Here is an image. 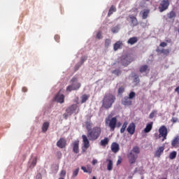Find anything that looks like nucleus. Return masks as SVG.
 I'll list each match as a JSON object with an SVG mask.
<instances>
[{
  "label": "nucleus",
  "instance_id": "nucleus-1",
  "mask_svg": "<svg viewBox=\"0 0 179 179\" xmlns=\"http://www.w3.org/2000/svg\"><path fill=\"white\" fill-rule=\"evenodd\" d=\"M101 134V128L99 127H94L92 129H89V131H87V136L83 135V146L82 147V153H85L87 150L90 148V141H96Z\"/></svg>",
  "mask_w": 179,
  "mask_h": 179
},
{
  "label": "nucleus",
  "instance_id": "nucleus-2",
  "mask_svg": "<svg viewBox=\"0 0 179 179\" xmlns=\"http://www.w3.org/2000/svg\"><path fill=\"white\" fill-rule=\"evenodd\" d=\"M115 101H116L115 95L110 93L106 94L102 100V106L105 109L108 110L112 107L113 104H114Z\"/></svg>",
  "mask_w": 179,
  "mask_h": 179
},
{
  "label": "nucleus",
  "instance_id": "nucleus-3",
  "mask_svg": "<svg viewBox=\"0 0 179 179\" xmlns=\"http://www.w3.org/2000/svg\"><path fill=\"white\" fill-rule=\"evenodd\" d=\"M140 152H141V150L139 149V147H137V146L133 147V149L127 155V159H129V164H133L136 163V161L138 157V155Z\"/></svg>",
  "mask_w": 179,
  "mask_h": 179
},
{
  "label": "nucleus",
  "instance_id": "nucleus-4",
  "mask_svg": "<svg viewBox=\"0 0 179 179\" xmlns=\"http://www.w3.org/2000/svg\"><path fill=\"white\" fill-rule=\"evenodd\" d=\"M78 78L77 77H73L71 80V85H69L67 88H66V91L71 92V91H77L80 89L81 84L78 82Z\"/></svg>",
  "mask_w": 179,
  "mask_h": 179
},
{
  "label": "nucleus",
  "instance_id": "nucleus-5",
  "mask_svg": "<svg viewBox=\"0 0 179 179\" xmlns=\"http://www.w3.org/2000/svg\"><path fill=\"white\" fill-rule=\"evenodd\" d=\"M105 122L106 124H109V127L110 128V130L112 131H114L115 130L117 122V117H112L110 120V117H106Z\"/></svg>",
  "mask_w": 179,
  "mask_h": 179
},
{
  "label": "nucleus",
  "instance_id": "nucleus-6",
  "mask_svg": "<svg viewBox=\"0 0 179 179\" xmlns=\"http://www.w3.org/2000/svg\"><path fill=\"white\" fill-rule=\"evenodd\" d=\"M169 6H170V1H169V0H162L161 3H159V6L158 8L159 11L160 13H163L164 10L169 8Z\"/></svg>",
  "mask_w": 179,
  "mask_h": 179
},
{
  "label": "nucleus",
  "instance_id": "nucleus-7",
  "mask_svg": "<svg viewBox=\"0 0 179 179\" xmlns=\"http://www.w3.org/2000/svg\"><path fill=\"white\" fill-rule=\"evenodd\" d=\"M159 136L163 137L162 141H164V140L167 138L168 136L167 127H166L165 126H162L161 127H159Z\"/></svg>",
  "mask_w": 179,
  "mask_h": 179
},
{
  "label": "nucleus",
  "instance_id": "nucleus-8",
  "mask_svg": "<svg viewBox=\"0 0 179 179\" xmlns=\"http://www.w3.org/2000/svg\"><path fill=\"white\" fill-rule=\"evenodd\" d=\"M57 145L61 149L65 148L66 146V140L64 138H60L57 143Z\"/></svg>",
  "mask_w": 179,
  "mask_h": 179
},
{
  "label": "nucleus",
  "instance_id": "nucleus-9",
  "mask_svg": "<svg viewBox=\"0 0 179 179\" xmlns=\"http://www.w3.org/2000/svg\"><path fill=\"white\" fill-rule=\"evenodd\" d=\"M131 62L132 59H131L128 56H126L121 59V63L124 66H127L128 65H129L131 63Z\"/></svg>",
  "mask_w": 179,
  "mask_h": 179
},
{
  "label": "nucleus",
  "instance_id": "nucleus-10",
  "mask_svg": "<svg viewBox=\"0 0 179 179\" xmlns=\"http://www.w3.org/2000/svg\"><path fill=\"white\" fill-rule=\"evenodd\" d=\"M127 131L131 135L134 134L135 132H136V124H135V123L132 122L130 124H129V127L127 128Z\"/></svg>",
  "mask_w": 179,
  "mask_h": 179
},
{
  "label": "nucleus",
  "instance_id": "nucleus-11",
  "mask_svg": "<svg viewBox=\"0 0 179 179\" xmlns=\"http://www.w3.org/2000/svg\"><path fill=\"white\" fill-rule=\"evenodd\" d=\"M129 18H130V25L134 27L138 25V22L136 18V17H134L133 15L129 16Z\"/></svg>",
  "mask_w": 179,
  "mask_h": 179
},
{
  "label": "nucleus",
  "instance_id": "nucleus-12",
  "mask_svg": "<svg viewBox=\"0 0 179 179\" xmlns=\"http://www.w3.org/2000/svg\"><path fill=\"white\" fill-rule=\"evenodd\" d=\"M73 152L75 154L79 153V141H75L72 143Z\"/></svg>",
  "mask_w": 179,
  "mask_h": 179
},
{
  "label": "nucleus",
  "instance_id": "nucleus-13",
  "mask_svg": "<svg viewBox=\"0 0 179 179\" xmlns=\"http://www.w3.org/2000/svg\"><path fill=\"white\" fill-rule=\"evenodd\" d=\"M122 104L124 105V106H129L132 105V101L128 96H124L122 99Z\"/></svg>",
  "mask_w": 179,
  "mask_h": 179
},
{
  "label": "nucleus",
  "instance_id": "nucleus-14",
  "mask_svg": "<svg viewBox=\"0 0 179 179\" xmlns=\"http://www.w3.org/2000/svg\"><path fill=\"white\" fill-rule=\"evenodd\" d=\"M164 147H158L157 150L155 152V157L157 158H160L161 155L164 153Z\"/></svg>",
  "mask_w": 179,
  "mask_h": 179
},
{
  "label": "nucleus",
  "instance_id": "nucleus-15",
  "mask_svg": "<svg viewBox=\"0 0 179 179\" xmlns=\"http://www.w3.org/2000/svg\"><path fill=\"white\" fill-rule=\"evenodd\" d=\"M120 150V145L118 143L114 142L111 144V151L113 153H117Z\"/></svg>",
  "mask_w": 179,
  "mask_h": 179
},
{
  "label": "nucleus",
  "instance_id": "nucleus-16",
  "mask_svg": "<svg viewBox=\"0 0 179 179\" xmlns=\"http://www.w3.org/2000/svg\"><path fill=\"white\" fill-rule=\"evenodd\" d=\"M78 108V106L76 104H73L70 107H69L66 111L68 113V114H73L76 109Z\"/></svg>",
  "mask_w": 179,
  "mask_h": 179
},
{
  "label": "nucleus",
  "instance_id": "nucleus-17",
  "mask_svg": "<svg viewBox=\"0 0 179 179\" xmlns=\"http://www.w3.org/2000/svg\"><path fill=\"white\" fill-rule=\"evenodd\" d=\"M55 99L58 103H64V94H60L59 92L57 94V95L56 96V97L55 98Z\"/></svg>",
  "mask_w": 179,
  "mask_h": 179
},
{
  "label": "nucleus",
  "instance_id": "nucleus-18",
  "mask_svg": "<svg viewBox=\"0 0 179 179\" xmlns=\"http://www.w3.org/2000/svg\"><path fill=\"white\" fill-rule=\"evenodd\" d=\"M171 145L175 148H179V136H176L174 138L171 143Z\"/></svg>",
  "mask_w": 179,
  "mask_h": 179
},
{
  "label": "nucleus",
  "instance_id": "nucleus-19",
  "mask_svg": "<svg viewBox=\"0 0 179 179\" xmlns=\"http://www.w3.org/2000/svg\"><path fill=\"white\" fill-rule=\"evenodd\" d=\"M152 125H153L152 122L147 124L145 128L144 129L145 134H148V132L151 131V130L152 129Z\"/></svg>",
  "mask_w": 179,
  "mask_h": 179
},
{
  "label": "nucleus",
  "instance_id": "nucleus-20",
  "mask_svg": "<svg viewBox=\"0 0 179 179\" xmlns=\"http://www.w3.org/2000/svg\"><path fill=\"white\" fill-rule=\"evenodd\" d=\"M137 42H138L137 37H132L129 38V40H127V44L131 45H135Z\"/></svg>",
  "mask_w": 179,
  "mask_h": 179
},
{
  "label": "nucleus",
  "instance_id": "nucleus-21",
  "mask_svg": "<svg viewBox=\"0 0 179 179\" xmlns=\"http://www.w3.org/2000/svg\"><path fill=\"white\" fill-rule=\"evenodd\" d=\"M150 12V10L145 9L143 11H141V13H142V18L143 20H146L148 17V15Z\"/></svg>",
  "mask_w": 179,
  "mask_h": 179
},
{
  "label": "nucleus",
  "instance_id": "nucleus-22",
  "mask_svg": "<svg viewBox=\"0 0 179 179\" xmlns=\"http://www.w3.org/2000/svg\"><path fill=\"white\" fill-rule=\"evenodd\" d=\"M50 126V123L48 122H45L43 123L42 126V132H47Z\"/></svg>",
  "mask_w": 179,
  "mask_h": 179
},
{
  "label": "nucleus",
  "instance_id": "nucleus-23",
  "mask_svg": "<svg viewBox=\"0 0 179 179\" xmlns=\"http://www.w3.org/2000/svg\"><path fill=\"white\" fill-rule=\"evenodd\" d=\"M106 162H108L107 169L108 171H111L113 170V161L110 159H106Z\"/></svg>",
  "mask_w": 179,
  "mask_h": 179
},
{
  "label": "nucleus",
  "instance_id": "nucleus-24",
  "mask_svg": "<svg viewBox=\"0 0 179 179\" xmlns=\"http://www.w3.org/2000/svg\"><path fill=\"white\" fill-rule=\"evenodd\" d=\"M122 45V42L120 41H117L114 45H113V48H114V50L117 51L118 49L120 48V47Z\"/></svg>",
  "mask_w": 179,
  "mask_h": 179
},
{
  "label": "nucleus",
  "instance_id": "nucleus-25",
  "mask_svg": "<svg viewBox=\"0 0 179 179\" xmlns=\"http://www.w3.org/2000/svg\"><path fill=\"white\" fill-rule=\"evenodd\" d=\"M150 69H149V66L148 65H143L141 69H140V72L141 73H145V72H149Z\"/></svg>",
  "mask_w": 179,
  "mask_h": 179
},
{
  "label": "nucleus",
  "instance_id": "nucleus-26",
  "mask_svg": "<svg viewBox=\"0 0 179 179\" xmlns=\"http://www.w3.org/2000/svg\"><path fill=\"white\" fill-rule=\"evenodd\" d=\"M117 11V8L115 6H111L109 11L108 12V16L110 17L114 13Z\"/></svg>",
  "mask_w": 179,
  "mask_h": 179
},
{
  "label": "nucleus",
  "instance_id": "nucleus-27",
  "mask_svg": "<svg viewBox=\"0 0 179 179\" xmlns=\"http://www.w3.org/2000/svg\"><path fill=\"white\" fill-rule=\"evenodd\" d=\"M108 142H109V139L108 137H105L103 139L101 140V146H106L108 144Z\"/></svg>",
  "mask_w": 179,
  "mask_h": 179
},
{
  "label": "nucleus",
  "instance_id": "nucleus-28",
  "mask_svg": "<svg viewBox=\"0 0 179 179\" xmlns=\"http://www.w3.org/2000/svg\"><path fill=\"white\" fill-rule=\"evenodd\" d=\"M177 17V13L175 11H171L167 14V17L169 19H174Z\"/></svg>",
  "mask_w": 179,
  "mask_h": 179
},
{
  "label": "nucleus",
  "instance_id": "nucleus-29",
  "mask_svg": "<svg viewBox=\"0 0 179 179\" xmlns=\"http://www.w3.org/2000/svg\"><path fill=\"white\" fill-rule=\"evenodd\" d=\"M87 60V58L82 57L81 59V63L80 64H77L75 66V71H78L80 66L83 64V63Z\"/></svg>",
  "mask_w": 179,
  "mask_h": 179
},
{
  "label": "nucleus",
  "instance_id": "nucleus-30",
  "mask_svg": "<svg viewBox=\"0 0 179 179\" xmlns=\"http://www.w3.org/2000/svg\"><path fill=\"white\" fill-rule=\"evenodd\" d=\"M90 96L87 94H83L81 97V104H83V103H86V101L89 99Z\"/></svg>",
  "mask_w": 179,
  "mask_h": 179
},
{
  "label": "nucleus",
  "instance_id": "nucleus-31",
  "mask_svg": "<svg viewBox=\"0 0 179 179\" xmlns=\"http://www.w3.org/2000/svg\"><path fill=\"white\" fill-rule=\"evenodd\" d=\"M127 125H128V122H124L123 123L122 127L121 129H120L121 134H124V132H125L126 129H127Z\"/></svg>",
  "mask_w": 179,
  "mask_h": 179
},
{
  "label": "nucleus",
  "instance_id": "nucleus-32",
  "mask_svg": "<svg viewBox=\"0 0 179 179\" xmlns=\"http://www.w3.org/2000/svg\"><path fill=\"white\" fill-rule=\"evenodd\" d=\"M177 157V152L173 151L172 152H171V154H169V159H174L176 157Z\"/></svg>",
  "mask_w": 179,
  "mask_h": 179
},
{
  "label": "nucleus",
  "instance_id": "nucleus-33",
  "mask_svg": "<svg viewBox=\"0 0 179 179\" xmlns=\"http://www.w3.org/2000/svg\"><path fill=\"white\" fill-rule=\"evenodd\" d=\"M134 83H136V85L139 84L140 83V78L139 76L137 74H135L134 76Z\"/></svg>",
  "mask_w": 179,
  "mask_h": 179
},
{
  "label": "nucleus",
  "instance_id": "nucleus-34",
  "mask_svg": "<svg viewBox=\"0 0 179 179\" xmlns=\"http://www.w3.org/2000/svg\"><path fill=\"white\" fill-rule=\"evenodd\" d=\"M36 163H37V157H35L33 159V160L31 162V164L30 165L29 168L34 169L35 167V166L36 165Z\"/></svg>",
  "mask_w": 179,
  "mask_h": 179
},
{
  "label": "nucleus",
  "instance_id": "nucleus-35",
  "mask_svg": "<svg viewBox=\"0 0 179 179\" xmlns=\"http://www.w3.org/2000/svg\"><path fill=\"white\" fill-rule=\"evenodd\" d=\"M81 170L83 171L85 173H92V169L90 168L87 169L85 166H81Z\"/></svg>",
  "mask_w": 179,
  "mask_h": 179
},
{
  "label": "nucleus",
  "instance_id": "nucleus-36",
  "mask_svg": "<svg viewBox=\"0 0 179 179\" xmlns=\"http://www.w3.org/2000/svg\"><path fill=\"white\" fill-rule=\"evenodd\" d=\"M112 73L116 75L117 76H119L120 75H121V70L115 69L112 71Z\"/></svg>",
  "mask_w": 179,
  "mask_h": 179
},
{
  "label": "nucleus",
  "instance_id": "nucleus-37",
  "mask_svg": "<svg viewBox=\"0 0 179 179\" xmlns=\"http://www.w3.org/2000/svg\"><path fill=\"white\" fill-rule=\"evenodd\" d=\"M159 52L166 55H168L170 53L169 49H162Z\"/></svg>",
  "mask_w": 179,
  "mask_h": 179
},
{
  "label": "nucleus",
  "instance_id": "nucleus-38",
  "mask_svg": "<svg viewBox=\"0 0 179 179\" xmlns=\"http://www.w3.org/2000/svg\"><path fill=\"white\" fill-rule=\"evenodd\" d=\"M157 114V110H153L152 112L151 113H150V119H152L155 115H156Z\"/></svg>",
  "mask_w": 179,
  "mask_h": 179
},
{
  "label": "nucleus",
  "instance_id": "nucleus-39",
  "mask_svg": "<svg viewBox=\"0 0 179 179\" xmlns=\"http://www.w3.org/2000/svg\"><path fill=\"white\" fill-rule=\"evenodd\" d=\"M85 126H86V129H87V131H89V130H91L92 129V126H91V123L90 122H85Z\"/></svg>",
  "mask_w": 179,
  "mask_h": 179
},
{
  "label": "nucleus",
  "instance_id": "nucleus-40",
  "mask_svg": "<svg viewBox=\"0 0 179 179\" xmlns=\"http://www.w3.org/2000/svg\"><path fill=\"white\" fill-rule=\"evenodd\" d=\"M136 96V94L135 92H131L130 94H129V99H133Z\"/></svg>",
  "mask_w": 179,
  "mask_h": 179
},
{
  "label": "nucleus",
  "instance_id": "nucleus-41",
  "mask_svg": "<svg viewBox=\"0 0 179 179\" xmlns=\"http://www.w3.org/2000/svg\"><path fill=\"white\" fill-rule=\"evenodd\" d=\"M111 43V40L110 39H106L105 40V47L106 48H108L109 47V45H110Z\"/></svg>",
  "mask_w": 179,
  "mask_h": 179
},
{
  "label": "nucleus",
  "instance_id": "nucleus-42",
  "mask_svg": "<svg viewBox=\"0 0 179 179\" xmlns=\"http://www.w3.org/2000/svg\"><path fill=\"white\" fill-rule=\"evenodd\" d=\"M125 92V88L123 87H121L119 88V90H117V94H122L124 92Z\"/></svg>",
  "mask_w": 179,
  "mask_h": 179
},
{
  "label": "nucleus",
  "instance_id": "nucleus-43",
  "mask_svg": "<svg viewBox=\"0 0 179 179\" xmlns=\"http://www.w3.org/2000/svg\"><path fill=\"white\" fill-rule=\"evenodd\" d=\"M111 31H112L113 34L118 33V31H119V28H118L117 27H113V28L111 29Z\"/></svg>",
  "mask_w": 179,
  "mask_h": 179
},
{
  "label": "nucleus",
  "instance_id": "nucleus-44",
  "mask_svg": "<svg viewBox=\"0 0 179 179\" xmlns=\"http://www.w3.org/2000/svg\"><path fill=\"white\" fill-rule=\"evenodd\" d=\"M78 172H79V169H76L73 173V176L76 177L78 174Z\"/></svg>",
  "mask_w": 179,
  "mask_h": 179
},
{
  "label": "nucleus",
  "instance_id": "nucleus-45",
  "mask_svg": "<svg viewBox=\"0 0 179 179\" xmlns=\"http://www.w3.org/2000/svg\"><path fill=\"white\" fill-rule=\"evenodd\" d=\"M96 37L98 39H101L102 38L101 32L99 31L98 34H96Z\"/></svg>",
  "mask_w": 179,
  "mask_h": 179
},
{
  "label": "nucleus",
  "instance_id": "nucleus-46",
  "mask_svg": "<svg viewBox=\"0 0 179 179\" xmlns=\"http://www.w3.org/2000/svg\"><path fill=\"white\" fill-rule=\"evenodd\" d=\"M66 174V171L62 170V171H61V173H60V176H61V177H65Z\"/></svg>",
  "mask_w": 179,
  "mask_h": 179
},
{
  "label": "nucleus",
  "instance_id": "nucleus-47",
  "mask_svg": "<svg viewBox=\"0 0 179 179\" xmlns=\"http://www.w3.org/2000/svg\"><path fill=\"white\" fill-rule=\"evenodd\" d=\"M168 44L167 43H165V42H162L160 44H159V46L162 47V48H164L166 46H167Z\"/></svg>",
  "mask_w": 179,
  "mask_h": 179
},
{
  "label": "nucleus",
  "instance_id": "nucleus-48",
  "mask_svg": "<svg viewBox=\"0 0 179 179\" xmlns=\"http://www.w3.org/2000/svg\"><path fill=\"white\" fill-rule=\"evenodd\" d=\"M55 40H56V41L59 43V35L55 36Z\"/></svg>",
  "mask_w": 179,
  "mask_h": 179
},
{
  "label": "nucleus",
  "instance_id": "nucleus-49",
  "mask_svg": "<svg viewBox=\"0 0 179 179\" xmlns=\"http://www.w3.org/2000/svg\"><path fill=\"white\" fill-rule=\"evenodd\" d=\"M36 179H42V174L38 173L36 176Z\"/></svg>",
  "mask_w": 179,
  "mask_h": 179
},
{
  "label": "nucleus",
  "instance_id": "nucleus-50",
  "mask_svg": "<svg viewBox=\"0 0 179 179\" xmlns=\"http://www.w3.org/2000/svg\"><path fill=\"white\" fill-rule=\"evenodd\" d=\"M178 119L177 117H173L171 121L175 123V122H178Z\"/></svg>",
  "mask_w": 179,
  "mask_h": 179
},
{
  "label": "nucleus",
  "instance_id": "nucleus-51",
  "mask_svg": "<svg viewBox=\"0 0 179 179\" xmlns=\"http://www.w3.org/2000/svg\"><path fill=\"white\" fill-rule=\"evenodd\" d=\"M121 163H122V159H121V158H120V159H117V163H116V165L118 166V165H120Z\"/></svg>",
  "mask_w": 179,
  "mask_h": 179
},
{
  "label": "nucleus",
  "instance_id": "nucleus-52",
  "mask_svg": "<svg viewBox=\"0 0 179 179\" xmlns=\"http://www.w3.org/2000/svg\"><path fill=\"white\" fill-rule=\"evenodd\" d=\"M96 163H98L97 159H93L92 160V165H95Z\"/></svg>",
  "mask_w": 179,
  "mask_h": 179
},
{
  "label": "nucleus",
  "instance_id": "nucleus-53",
  "mask_svg": "<svg viewBox=\"0 0 179 179\" xmlns=\"http://www.w3.org/2000/svg\"><path fill=\"white\" fill-rule=\"evenodd\" d=\"M175 91L179 94V87H176Z\"/></svg>",
  "mask_w": 179,
  "mask_h": 179
},
{
  "label": "nucleus",
  "instance_id": "nucleus-54",
  "mask_svg": "<svg viewBox=\"0 0 179 179\" xmlns=\"http://www.w3.org/2000/svg\"><path fill=\"white\" fill-rule=\"evenodd\" d=\"M92 179H96V176H93Z\"/></svg>",
  "mask_w": 179,
  "mask_h": 179
},
{
  "label": "nucleus",
  "instance_id": "nucleus-55",
  "mask_svg": "<svg viewBox=\"0 0 179 179\" xmlns=\"http://www.w3.org/2000/svg\"><path fill=\"white\" fill-rule=\"evenodd\" d=\"M178 35H179V27H178Z\"/></svg>",
  "mask_w": 179,
  "mask_h": 179
},
{
  "label": "nucleus",
  "instance_id": "nucleus-56",
  "mask_svg": "<svg viewBox=\"0 0 179 179\" xmlns=\"http://www.w3.org/2000/svg\"><path fill=\"white\" fill-rule=\"evenodd\" d=\"M59 179H64V178H59Z\"/></svg>",
  "mask_w": 179,
  "mask_h": 179
},
{
  "label": "nucleus",
  "instance_id": "nucleus-57",
  "mask_svg": "<svg viewBox=\"0 0 179 179\" xmlns=\"http://www.w3.org/2000/svg\"><path fill=\"white\" fill-rule=\"evenodd\" d=\"M163 179H167V178H163Z\"/></svg>",
  "mask_w": 179,
  "mask_h": 179
},
{
  "label": "nucleus",
  "instance_id": "nucleus-58",
  "mask_svg": "<svg viewBox=\"0 0 179 179\" xmlns=\"http://www.w3.org/2000/svg\"><path fill=\"white\" fill-rule=\"evenodd\" d=\"M166 1H171V0H166Z\"/></svg>",
  "mask_w": 179,
  "mask_h": 179
},
{
  "label": "nucleus",
  "instance_id": "nucleus-59",
  "mask_svg": "<svg viewBox=\"0 0 179 179\" xmlns=\"http://www.w3.org/2000/svg\"><path fill=\"white\" fill-rule=\"evenodd\" d=\"M145 1H150V0H145Z\"/></svg>",
  "mask_w": 179,
  "mask_h": 179
},
{
  "label": "nucleus",
  "instance_id": "nucleus-60",
  "mask_svg": "<svg viewBox=\"0 0 179 179\" xmlns=\"http://www.w3.org/2000/svg\"><path fill=\"white\" fill-rule=\"evenodd\" d=\"M178 179H179V178H178Z\"/></svg>",
  "mask_w": 179,
  "mask_h": 179
}]
</instances>
